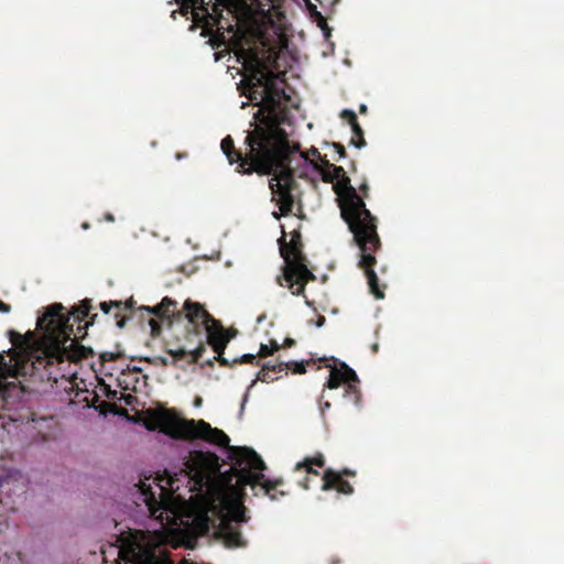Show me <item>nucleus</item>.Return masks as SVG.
<instances>
[{"label":"nucleus","mask_w":564,"mask_h":564,"mask_svg":"<svg viewBox=\"0 0 564 564\" xmlns=\"http://www.w3.org/2000/svg\"><path fill=\"white\" fill-rule=\"evenodd\" d=\"M140 311H145L150 318L148 324L151 329V335L153 337H158L162 332V324L166 323L167 326H171L173 323L185 321V310L177 308V302L165 296L162 299L161 303L151 307V306H141Z\"/></svg>","instance_id":"9"},{"label":"nucleus","mask_w":564,"mask_h":564,"mask_svg":"<svg viewBox=\"0 0 564 564\" xmlns=\"http://www.w3.org/2000/svg\"><path fill=\"white\" fill-rule=\"evenodd\" d=\"M310 164L313 166V169L318 172L322 176V181L325 183H332L334 185L335 177L333 176V173L329 170H323L321 165H318V162L310 160Z\"/></svg>","instance_id":"24"},{"label":"nucleus","mask_w":564,"mask_h":564,"mask_svg":"<svg viewBox=\"0 0 564 564\" xmlns=\"http://www.w3.org/2000/svg\"><path fill=\"white\" fill-rule=\"evenodd\" d=\"M327 144L332 145L335 149V151L337 152L339 159H343V158L346 156V150H345V147L343 144L337 143V142L327 143Z\"/></svg>","instance_id":"28"},{"label":"nucleus","mask_w":564,"mask_h":564,"mask_svg":"<svg viewBox=\"0 0 564 564\" xmlns=\"http://www.w3.org/2000/svg\"><path fill=\"white\" fill-rule=\"evenodd\" d=\"M167 485L170 486V489H171L172 491H174V490H178V486H176V487H175V479L170 478V479L167 480Z\"/></svg>","instance_id":"38"},{"label":"nucleus","mask_w":564,"mask_h":564,"mask_svg":"<svg viewBox=\"0 0 564 564\" xmlns=\"http://www.w3.org/2000/svg\"><path fill=\"white\" fill-rule=\"evenodd\" d=\"M99 307L100 310L105 313V314H108L110 313L111 308H116L117 310V313L115 314V317L118 318L120 317V312H121V307H122V302L121 301H109V302H101L99 304Z\"/></svg>","instance_id":"25"},{"label":"nucleus","mask_w":564,"mask_h":564,"mask_svg":"<svg viewBox=\"0 0 564 564\" xmlns=\"http://www.w3.org/2000/svg\"><path fill=\"white\" fill-rule=\"evenodd\" d=\"M341 474V478H344V476H349V477H355L356 476V471L349 469V468H344L339 471Z\"/></svg>","instance_id":"36"},{"label":"nucleus","mask_w":564,"mask_h":564,"mask_svg":"<svg viewBox=\"0 0 564 564\" xmlns=\"http://www.w3.org/2000/svg\"><path fill=\"white\" fill-rule=\"evenodd\" d=\"M322 490H337L344 495H351L354 492V487L344 478H341V474L337 470L328 468L324 471L322 477Z\"/></svg>","instance_id":"15"},{"label":"nucleus","mask_w":564,"mask_h":564,"mask_svg":"<svg viewBox=\"0 0 564 564\" xmlns=\"http://www.w3.org/2000/svg\"><path fill=\"white\" fill-rule=\"evenodd\" d=\"M124 324H126V319H124L123 317H121V318H120V319H118V322H117V325H118L120 328H122V327L124 326Z\"/></svg>","instance_id":"42"},{"label":"nucleus","mask_w":564,"mask_h":564,"mask_svg":"<svg viewBox=\"0 0 564 564\" xmlns=\"http://www.w3.org/2000/svg\"><path fill=\"white\" fill-rule=\"evenodd\" d=\"M359 191L362 194V196H361L362 199L364 198H368V196H369V185H368V183L366 181L360 184Z\"/></svg>","instance_id":"32"},{"label":"nucleus","mask_w":564,"mask_h":564,"mask_svg":"<svg viewBox=\"0 0 564 564\" xmlns=\"http://www.w3.org/2000/svg\"><path fill=\"white\" fill-rule=\"evenodd\" d=\"M162 364H163L164 366H166V365H167V360H166L165 358H162Z\"/></svg>","instance_id":"46"},{"label":"nucleus","mask_w":564,"mask_h":564,"mask_svg":"<svg viewBox=\"0 0 564 564\" xmlns=\"http://www.w3.org/2000/svg\"><path fill=\"white\" fill-rule=\"evenodd\" d=\"M308 155H312V156L316 158L317 160L321 158L319 151L314 147H312L306 154H303V158L305 160H308V158H307Z\"/></svg>","instance_id":"33"},{"label":"nucleus","mask_w":564,"mask_h":564,"mask_svg":"<svg viewBox=\"0 0 564 564\" xmlns=\"http://www.w3.org/2000/svg\"><path fill=\"white\" fill-rule=\"evenodd\" d=\"M318 161H319L318 165H321L323 170H329V169H332V166H334V164H332V163L327 160L326 155H324V156H323V155H321V158L318 159Z\"/></svg>","instance_id":"30"},{"label":"nucleus","mask_w":564,"mask_h":564,"mask_svg":"<svg viewBox=\"0 0 564 564\" xmlns=\"http://www.w3.org/2000/svg\"><path fill=\"white\" fill-rule=\"evenodd\" d=\"M185 156H186V154H182V153H177V154H176V159H177V160H181V159H183V158H185Z\"/></svg>","instance_id":"45"},{"label":"nucleus","mask_w":564,"mask_h":564,"mask_svg":"<svg viewBox=\"0 0 564 564\" xmlns=\"http://www.w3.org/2000/svg\"><path fill=\"white\" fill-rule=\"evenodd\" d=\"M285 367L284 362H278L274 365H270L267 362L262 366L261 370L257 375V380L262 382H273L279 378V373L284 372Z\"/></svg>","instance_id":"19"},{"label":"nucleus","mask_w":564,"mask_h":564,"mask_svg":"<svg viewBox=\"0 0 564 564\" xmlns=\"http://www.w3.org/2000/svg\"><path fill=\"white\" fill-rule=\"evenodd\" d=\"M195 420L178 417L171 410H161L160 432L175 440H191Z\"/></svg>","instance_id":"11"},{"label":"nucleus","mask_w":564,"mask_h":564,"mask_svg":"<svg viewBox=\"0 0 564 564\" xmlns=\"http://www.w3.org/2000/svg\"><path fill=\"white\" fill-rule=\"evenodd\" d=\"M347 381H358V376L350 367L345 362L340 364V368L333 367L326 383L329 389H337L341 383Z\"/></svg>","instance_id":"17"},{"label":"nucleus","mask_w":564,"mask_h":564,"mask_svg":"<svg viewBox=\"0 0 564 564\" xmlns=\"http://www.w3.org/2000/svg\"><path fill=\"white\" fill-rule=\"evenodd\" d=\"M185 474L203 487L219 471V457L209 452L193 451L184 463Z\"/></svg>","instance_id":"8"},{"label":"nucleus","mask_w":564,"mask_h":564,"mask_svg":"<svg viewBox=\"0 0 564 564\" xmlns=\"http://www.w3.org/2000/svg\"><path fill=\"white\" fill-rule=\"evenodd\" d=\"M229 458L234 462L237 470L235 489L242 498L245 488L249 486L254 496H269L272 500L276 499V488L283 484L282 479H264L262 470L265 464L262 458L248 447H229Z\"/></svg>","instance_id":"6"},{"label":"nucleus","mask_w":564,"mask_h":564,"mask_svg":"<svg viewBox=\"0 0 564 564\" xmlns=\"http://www.w3.org/2000/svg\"><path fill=\"white\" fill-rule=\"evenodd\" d=\"M11 311V306L2 301H0V312L9 313Z\"/></svg>","instance_id":"37"},{"label":"nucleus","mask_w":564,"mask_h":564,"mask_svg":"<svg viewBox=\"0 0 564 564\" xmlns=\"http://www.w3.org/2000/svg\"><path fill=\"white\" fill-rule=\"evenodd\" d=\"M340 563H341V561L338 557H332L329 560V564H340Z\"/></svg>","instance_id":"41"},{"label":"nucleus","mask_w":564,"mask_h":564,"mask_svg":"<svg viewBox=\"0 0 564 564\" xmlns=\"http://www.w3.org/2000/svg\"><path fill=\"white\" fill-rule=\"evenodd\" d=\"M257 356H258V354L257 355L245 354L241 357L234 358L232 360H229L228 358H226V359L230 362V365L228 367H232L234 365H237V364H253Z\"/></svg>","instance_id":"26"},{"label":"nucleus","mask_w":564,"mask_h":564,"mask_svg":"<svg viewBox=\"0 0 564 564\" xmlns=\"http://www.w3.org/2000/svg\"><path fill=\"white\" fill-rule=\"evenodd\" d=\"M284 367H285V370L290 369L294 373L302 375V373L306 372V364L304 361H301V362H296V361L284 362Z\"/></svg>","instance_id":"27"},{"label":"nucleus","mask_w":564,"mask_h":564,"mask_svg":"<svg viewBox=\"0 0 564 564\" xmlns=\"http://www.w3.org/2000/svg\"><path fill=\"white\" fill-rule=\"evenodd\" d=\"M156 486L160 489L159 498L153 491L151 484H148L145 480H140L138 484L140 497L148 507L150 517L162 520V511L167 510V501L163 499V494L166 488L163 487L160 482H156Z\"/></svg>","instance_id":"12"},{"label":"nucleus","mask_w":564,"mask_h":564,"mask_svg":"<svg viewBox=\"0 0 564 564\" xmlns=\"http://www.w3.org/2000/svg\"><path fill=\"white\" fill-rule=\"evenodd\" d=\"M88 227H89V226H88V224H86V223H85V224H83V228H84V229H87Z\"/></svg>","instance_id":"47"},{"label":"nucleus","mask_w":564,"mask_h":564,"mask_svg":"<svg viewBox=\"0 0 564 564\" xmlns=\"http://www.w3.org/2000/svg\"><path fill=\"white\" fill-rule=\"evenodd\" d=\"M358 381H347V386L345 389L346 397L349 398L354 404L359 405L360 403V389L358 387Z\"/></svg>","instance_id":"22"},{"label":"nucleus","mask_w":564,"mask_h":564,"mask_svg":"<svg viewBox=\"0 0 564 564\" xmlns=\"http://www.w3.org/2000/svg\"><path fill=\"white\" fill-rule=\"evenodd\" d=\"M337 195L340 216L352 234V240L359 249L358 267L364 270L370 292L377 299L384 297L386 285L380 288L379 279L373 271L377 263L376 252L381 247L377 231V218L367 209L365 200L351 185L350 178L345 175L337 178L333 185Z\"/></svg>","instance_id":"4"},{"label":"nucleus","mask_w":564,"mask_h":564,"mask_svg":"<svg viewBox=\"0 0 564 564\" xmlns=\"http://www.w3.org/2000/svg\"><path fill=\"white\" fill-rule=\"evenodd\" d=\"M217 534L228 547H245L247 545L239 525L235 524L234 521H220Z\"/></svg>","instance_id":"14"},{"label":"nucleus","mask_w":564,"mask_h":564,"mask_svg":"<svg viewBox=\"0 0 564 564\" xmlns=\"http://www.w3.org/2000/svg\"><path fill=\"white\" fill-rule=\"evenodd\" d=\"M281 348V346L278 344L275 339H271L269 341V345L261 344L260 349L258 352L259 357H268L272 356L275 351H278Z\"/></svg>","instance_id":"23"},{"label":"nucleus","mask_w":564,"mask_h":564,"mask_svg":"<svg viewBox=\"0 0 564 564\" xmlns=\"http://www.w3.org/2000/svg\"><path fill=\"white\" fill-rule=\"evenodd\" d=\"M139 532L121 535L119 539V556L124 564H162L153 547L139 539Z\"/></svg>","instance_id":"10"},{"label":"nucleus","mask_w":564,"mask_h":564,"mask_svg":"<svg viewBox=\"0 0 564 564\" xmlns=\"http://www.w3.org/2000/svg\"><path fill=\"white\" fill-rule=\"evenodd\" d=\"M100 359L102 362L113 361L117 359V355H115L113 352L105 351L100 354Z\"/></svg>","instance_id":"31"},{"label":"nucleus","mask_w":564,"mask_h":564,"mask_svg":"<svg viewBox=\"0 0 564 564\" xmlns=\"http://www.w3.org/2000/svg\"><path fill=\"white\" fill-rule=\"evenodd\" d=\"M194 425L195 427L191 434V440H203L220 447H229L230 440L224 431L212 427V425L204 420L195 421Z\"/></svg>","instance_id":"13"},{"label":"nucleus","mask_w":564,"mask_h":564,"mask_svg":"<svg viewBox=\"0 0 564 564\" xmlns=\"http://www.w3.org/2000/svg\"><path fill=\"white\" fill-rule=\"evenodd\" d=\"M359 111H360L361 113H365V112L367 111V106H366V105H361V106L359 107Z\"/></svg>","instance_id":"43"},{"label":"nucleus","mask_w":564,"mask_h":564,"mask_svg":"<svg viewBox=\"0 0 564 564\" xmlns=\"http://www.w3.org/2000/svg\"><path fill=\"white\" fill-rule=\"evenodd\" d=\"M185 310V345L178 349H169L167 352L176 360L191 356V364H196L206 351L208 344L217 354L214 359L220 366H229L230 362L224 356L228 343L236 336V329H226L221 322L214 318L205 307L189 299L184 302Z\"/></svg>","instance_id":"5"},{"label":"nucleus","mask_w":564,"mask_h":564,"mask_svg":"<svg viewBox=\"0 0 564 564\" xmlns=\"http://www.w3.org/2000/svg\"><path fill=\"white\" fill-rule=\"evenodd\" d=\"M105 219H106L107 221H110V223L115 221V217H113V215H112V214H110V213H107V214L105 215Z\"/></svg>","instance_id":"40"},{"label":"nucleus","mask_w":564,"mask_h":564,"mask_svg":"<svg viewBox=\"0 0 564 564\" xmlns=\"http://www.w3.org/2000/svg\"><path fill=\"white\" fill-rule=\"evenodd\" d=\"M144 427L148 431H160L161 427V410L150 411L144 419Z\"/></svg>","instance_id":"21"},{"label":"nucleus","mask_w":564,"mask_h":564,"mask_svg":"<svg viewBox=\"0 0 564 564\" xmlns=\"http://www.w3.org/2000/svg\"><path fill=\"white\" fill-rule=\"evenodd\" d=\"M252 129L247 132L245 143L247 151L245 154L235 148L234 140L227 135L221 140V150L230 164L238 163L237 171L241 174L257 173L259 175H272L269 180V188L274 200L280 208L282 216H289L294 207L293 189L296 186L294 171L291 167V149L288 134L284 130H278L275 133V144L273 151L269 143L263 142V149L259 150L257 155L252 153V143L249 138Z\"/></svg>","instance_id":"2"},{"label":"nucleus","mask_w":564,"mask_h":564,"mask_svg":"<svg viewBox=\"0 0 564 564\" xmlns=\"http://www.w3.org/2000/svg\"><path fill=\"white\" fill-rule=\"evenodd\" d=\"M330 171L333 173V176L335 177V181L337 178H340V177H344L345 175H347L344 167L337 166L335 164H334V166H332Z\"/></svg>","instance_id":"29"},{"label":"nucleus","mask_w":564,"mask_h":564,"mask_svg":"<svg viewBox=\"0 0 564 564\" xmlns=\"http://www.w3.org/2000/svg\"><path fill=\"white\" fill-rule=\"evenodd\" d=\"M326 322V318L323 315H319L316 322L317 327H322Z\"/></svg>","instance_id":"39"},{"label":"nucleus","mask_w":564,"mask_h":564,"mask_svg":"<svg viewBox=\"0 0 564 564\" xmlns=\"http://www.w3.org/2000/svg\"><path fill=\"white\" fill-rule=\"evenodd\" d=\"M248 57L249 67V99L260 100V109L254 115V123L249 141L252 143V153L257 155L260 149H263V142L269 143L270 150L275 148V133L283 130L281 124L286 119V102L290 96L286 95L283 86L285 84L284 73H274L264 68L258 53L254 50L243 51Z\"/></svg>","instance_id":"3"},{"label":"nucleus","mask_w":564,"mask_h":564,"mask_svg":"<svg viewBox=\"0 0 564 564\" xmlns=\"http://www.w3.org/2000/svg\"><path fill=\"white\" fill-rule=\"evenodd\" d=\"M328 408H330V403L327 401V402H325V403H324V405L322 406V412H324V411H325V409H328Z\"/></svg>","instance_id":"44"},{"label":"nucleus","mask_w":564,"mask_h":564,"mask_svg":"<svg viewBox=\"0 0 564 564\" xmlns=\"http://www.w3.org/2000/svg\"><path fill=\"white\" fill-rule=\"evenodd\" d=\"M90 300H83L72 312L65 313L61 303L46 307L45 313L37 318V329L28 330L24 335L9 332L12 348L8 355H0V377L30 378L31 381L57 382V366L66 360L79 362L94 356L90 347L76 340L78 334L93 324L97 314H93L90 322L80 325L90 313Z\"/></svg>","instance_id":"1"},{"label":"nucleus","mask_w":564,"mask_h":564,"mask_svg":"<svg viewBox=\"0 0 564 564\" xmlns=\"http://www.w3.org/2000/svg\"><path fill=\"white\" fill-rule=\"evenodd\" d=\"M340 117L348 121L351 127L352 137L350 139V144L360 149L366 145V140L364 138V130L358 123L357 116L352 110L345 109L341 111Z\"/></svg>","instance_id":"18"},{"label":"nucleus","mask_w":564,"mask_h":564,"mask_svg":"<svg viewBox=\"0 0 564 564\" xmlns=\"http://www.w3.org/2000/svg\"><path fill=\"white\" fill-rule=\"evenodd\" d=\"M279 242L284 267L282 276H278L276 281L281 286H286L293 295H303L307 282L316 278L307 268L301 234L293 231L289 242H285V234H283Z\"/></svg>","instance_id":"7"},{"label":"nucleus","mask_w":564,"mask_h":564,"mask_svg":"<svg viewBox=\"0 0 564 564\" xmlns=\"http://www.w3.org/2000/svg\"><path fill=\"white\" fill-rule=\"evenodd\" d=\"M249 517L246 514V507L242 501L231 503L227 510V514L220 521H234L235 524L246 523Z\"/></svg>","instance_id":"20"},{"label":"nucleus","mask_w":564,"mask_h":564,"mask_svg":"<svg viewBox=\"0 0 564 564\" xmlns=\"http://www.w3.org/2000/svg\"><path fill=\"white\" fill-rule=\"evenodd\" d=\"M324 465H325V458H324V455L321 453H317L313 457H306L303 462H300L296 464V466H295L296 471H305L306 473L305 478L302 481H300V484L302 485V487L304 489L307 490L311 488L310 476H314V477L319 476V473L316 469H314L313 466L324 467Z\"/></svg>","instance_id":"16"},{"label":"nucleus","mask_w":564,"mask_h":564,"mask_svg":"<svg viewBox=\"0 0 564 564\" xmlns=\"http://www.w3.org/2000/svg\"><path fill=\"white\" fill-rule=\"evenodd\" d=\"M134 304H135V302L133 301L132 297H130L128 301L122 302L121 311L122 310H129L130 311V310L133 308Z\"/></svg>","instance_id":"34"},{"label":"nucleus","mask_w":564,"mask_h":564,"mask_svg":"<svg viewBox=\"0 0 564 564\" xmlns=\"http://www.w3.org/2000/svg\"><path fill=\"white\" fill-rule=\"evenodd\" d=\"M294 345H295V340L293 338L288 337V338L284 339L283 345H280V346H281V348L282 347L283 348H291Z\"/></svg>","instance_id":"35"}]
</instances>
